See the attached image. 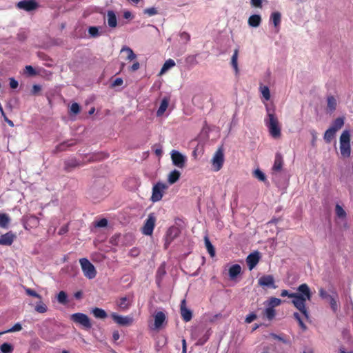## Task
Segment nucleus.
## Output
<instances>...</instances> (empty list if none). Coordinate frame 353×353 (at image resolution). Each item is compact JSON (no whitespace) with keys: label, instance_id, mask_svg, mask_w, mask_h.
<instances>
[{"label":"nucleus","instance_id":"72a5a7b5","mask_svg":"<svg viewBox=\"0 0 353 353\" xmlns=\"http://www.w3.org/2000/svg\"><path fill=\"white\" fill-rule=\"evenodd\" d=\"M344 125V119L343 118L339 117L336 119L332 125L330 127L332 130H334L335 132H337L339 129H341Z\"/></svg>","mask_w":353,"mask_h":353},{"label":"nucleus","instance_id":"4468645a","mask_svg":"<svg viewBox=\"0 0 353 353\" xmlns=\"http://www.w3.org/2000/svg\"><path fill=\"white\" fill-rule=\"evenodd\" d=\"M38 5L37 2L33 0H23L17 3V7L28 12L32 11L37 8Z\"/></svg>","mask_w":353,"mask_h":353},{"label":"nucleus","instance_id":"9d476101","mask_svg":"<svg viewBox=\"0 0 353 353\" xmlns=\"http://www.w3.org/2000/svg\"><path fill=\"white\" fill-rule=\"evenodd\" d=\"M179 230L178 228L175 226L170 227L165 235V243L164 248L165 249H168L171 243L179 236Z\"/></svg>","mask_w":353,"mask_h":353},{"label":"nucleus","instance_id":"a878e982","mask_svg":"<svg viewBox=\"0 0 353 353\" xmlns=\"http://www.w3.org/2000/svg\"><path fill=\"white\" fill-rule=\"evenodd\" d=\"M270 21L272 22L276 28L280 26L281 21V14L279 12H274L271 14Z\"/></svg>","mask_w":353,"mask_h":353},{"label":"nucleus","instance_id":"a19ab883","mask_svg":"<svg viewBox=\"0 0 353 353\" xmlns=\"http://www.w3.org/2000/svg\"><path fill=\"white\" fill-rule=\"evenodd\" d=\"M253 175L255 178L258 179L261 181H266L265 174L260 169H256L253 172Z\"/></svg>","mask_w":353,"mask_h":353},{"label":"nucleus","instance_id":"6e6552de","mask_svg":"<svg viewBox=\"0 0 353 353\" xmlns=\"http://www.w3.org/2000/svg\"><path fill=\"white\" fill-rule=\"evenodd\" d=\"M319 296L323 299H326L329 301L330 307L334 312L338 310L337 297L338 295L334 292L333 295L328 294L323 288L319 289Z\"/></svg>","mask_w":353,"mask_h":353},{"label":"nucleus","instance_id":"e2e57ef3","mask_svg":"<svg viewBox=\"0 0 353 353\" xmlns=\"http://www.w3.org/2000/svg\"><path fill=\"white\" fill-rule=\"evenodd\" d=\"M186 61L188 63H193V64H196V57L195 56H189L186 59Z\"/></svg>","mask_w":353,"mask_h":353},{"label":"nucleus","instance_id":"a211bd4d","mask_svg":"<svg viewBox=\"0 0 353 353\" xmlns=\"http://www.w3.org/2000/svg\"><path fill=\"white\" fill-rule=\"evenodd\" d=\"M16 236L12 232H8L0 236V245H11Z\"/></svg>","mask_w":353,"mask_h":353},{"label":"nucleus","instance_id":"e433bc0d","mask_svg":"<svg viewBox=\"0 0 353 353\" xmlns=\"http://www.w3.org/2000/svg\"><path fill=\"white\" fill-rule=\"evenodd\" d=\"M204 241H205V247H206V249H207L208 253L210 254V255L212 257H213L215 255V250H214V248L212 244L210 241V239H208V236H205Z\"/></svg>","mask_w":353,"mask_h":353},{"label":"nucleus","instance_id":"338daca9","mask_svg":"<svg viewBox=\"0 0 353 353\" xmlns=\"http://www.w3.org/2000/svg\"><path fill=\"white\" fill-rule=\"evenodd\" d=\"M123 17L126 19H131L132 17V13L130 11H125L123 13Z\"/></svg>","mask_w":353,"mask_h":353},{"label":"nucleus","instance_id":"bf43d9fd","mask_svg":"<svg viewBox=\"0 0 353 353\" xmlns=\"http://www.w3.org/2000/svg\"><path fill=\"white\" fill-rule=\"evenodd\" d=\"M123 81L121 78H117L112 83V87L120 86L123 84Z\"/></svg>","mask_w":353,"mask_h":353},{"label":"nucleus","instance_id":"13d9d810","mask_svg":"<svg viewBox=\"0 0 353 353\" xmlns=\"http://www.w3.org/2000/svg\"><path fill=\"white\" fill-rule=\"evenodd\" d=\"M263 0H250V3L253 7L261 8Z\"/></svg>","mask_w":353,"mask_h":353},{"label":"nucleus","instance_id":"6e6d98bb","mask_svg":"<svg viewBox=\"0 0 353 353\" xmlns=\"http://www.w3.org/2000/svg\"><path fill=\"white\" fill-rule=\"evenodd\" d=\"M73 144H74L73 143H69L68 141L64 142V143L60 144L59 145H58L57 149L60 151L64 150L66 149L67 147L71 146Z\"/></svg>","mask_w":353,"mask_h":353},{"label":"nucleus","instance_id":"49530a36","mask_svg":"<svg viewBox=\"0 0 353 353\" xmlns=\"http://www.w3.org/2000/svg\"><path fill=\"white\" fill-rule=\"evenodd\" d=\"M336 214L337 216L340 218H344L346 215V213L343 208L339 204L336 205Z\"/></svg>","mask_w":353,"mask_h":353},{"label":"nucleus","instance_id":"c85d7f7f","mask_svg":"<svg viewBox=\"0 0 353 353\" xmlns=\"http://www.w3.org/2000/svg\"><path fill=\"white\" fill-rule=\"evenodd\" d=\"M327 110L330 112H334L336 108L337 102L334 97L329 96L327 99Z\"/></svg>","mask_w":353,"mask_h":353},{"label":"nucleus","instance_id":"79ce46f5","mask_svg":"<svg viewBox=\"0 0 353 353\" xmlns=\"http://www.w3.org/2000/svg\"><path fill=\"white\" fill-rule=\"evenodd\" d=\"M281 303V299L275 297H271L268 301V305L274 308L276 306H279Z\"/></svg>","mask_w":353,"mask_h":353},{"label":"nucleus","instance_id":"423d86ee","mask_svg":"<svg viewBox=\"0 0 353 353\" xmlns=\"http://www.w3.org/2000/svg\"><path fill=\"white\" fill-rule=\"evenodd\" d=\"M156 221L157 219L154 214L150 213L141 228V232L144 235L151 236L152 234Z\"/></svg>","mask_w":353,"mask_h":353},{"label":"nucleus","instance_id":"9b49d317","mask_svg":"<svg viewBox=\"0 0 353 353\" xmlns=\"http://www.w3.org/2000/svg\"><path fill=\"white\" fill-rule=\"evenodd\" d=\"M172 163L179 168H183L187 161V157L177 150L171 152Z\"/></svg>","mask_w":353,"mask_h":353},{"label":"nucleus","instance_id":"603ef678","mask_svg":"<svg viewBox=\"0 0 353 353\" xmlns=\"http://www.w3.org/2000/svg\"><path fill=\"white\" fill-rule=\"evenodd\" d=\"M80 111V107L78 103H73L70 106V112L74 114H78Z\"/></svg>","mask_w":353,"mask_h":353},{"label":"nucleus","instance_id":"c9c22d12","mask_svg":"<svg viewBox=\"0 0 353 353\" xmlns=\"http://www.w3.org/2000/svg\"><path fill=\"white\" fill-rule=\"evenodd\" d=\"M336 132L329 128L324 134V139L327 143H330L335 136Z\"/></svg>","mask_w":353,"mask_h":353},{"label":"nucleus","instance_id":"052dcab7","mask_svg":"<svg viewBox=\"0 0 353 353\" xmlns=\"http://www.w3.org/2000/svg\"><path fill=\"white\" fill-rule=\"evenodd\" d=\"M19 85L18 81L14 78H10V86L12 89H16Z\"/></svg>","mask_w":353,"mask_h":353},{"label":"nucleus","instance_id":"5701e85b","mask_svg":"<svg viewBox=\"0 0 353 353\" xmlns=\"http://www.w3.org/2000/svg\"><path fill=\"white\" fill-rule=\"evenodd\" d=\"M181 172L177 170L171 171L168 175V182L172 185L176 183L180 178Z\"/></svg>","mask_w":353,"mask_h":353},{"label":"nucleus","instance_id":"f03ea898","mask_svg":"<svg viewBox=\"0 0 353 353\" xmlns=\"http://www.w3.org/2000/svg\"><path fill=\"white\" fill-rule=\"evenodd\" d=\"M267 117L264 119L265 126L268 129L270 136L274 139H278L281 135V128L274 110L270 108H266Z\"/></svg>","mask_w":353,"mask_h":353},{"label":"nucleus","instance_id":"1a4fd4ad","mask_svg":"<svg viewBox=\"0 0 353 353\" xmlns=\"http://www.w3.org/2000/svg\"><path fill=\"white\" fill-rule=\"evenodd\" d=\"M71 320L76 323H78L85 328H90L92 324L90 321L88 316L83 313H74L71 315Z\"/></svg>","mask_w":353,"mask_h":353},{"label":"nucleus","instance_id":"f8f14e48","mask_svg":"<svg viewBox=\"0 0 353 353\" xmlns=\"http://www.w3.org/2000/svg\"><path fill=\"white\" fill-rule=\"evenodd\" d=\"M111 317L116 323L122 326L130 325L134 321V319L132 316H122L114 312L111 314Z\"/></svg>","mask_w":353,"mask_h":353},{"label":"nucleus","instance_id":"c03bdc74","mask_svg":"<svg viewBox=\"0 0 353 353\" xmlns=\"http://www.w3.org/2000/svg\"><path fill=\"white\" fill-rule=\"evenodd\" d=\"M67 294L64 291H61L57 294V301L61 304H65L67 303Z\"/></svg>","mask_w":353,"mask_h":353},{"label":"nucleus","instance_id":"20e7f679","mask_svg":"<svg viewBox=\"0 0 353 353\" xmlns=\"http://www.w3.org/2000/svg\"><path fill=\"white\" fill-rule=\"evenodd\" d=\"M82 271L85 277L89 279H94L97 275V271L94 266L86 258L79 259Z\"/></svg>","mask_w":353,"mask_h":353},{"label":"nucleus","instance_id":"7ed1b4c3","mask_svg":"<svg viewBox=\"0 0 353 353\" xmlns=\"http://www.w3.org/2000/svg\"><path fill=\"white\" fill-rule=\"evenodd\" d=\"M341 154L344 158H347L351 154L350 148V132L349 130H344L339 139Z\"/></svg>","mask_w":353,"mask_h":353},{"label":"nucleus","instance_id":"4be33fe9","mask_svg":"<svg viewBox=\"0 0 353 353\" xmlns=\"http://www.w3.org/2000/svg\"><path fill=\"white\" fill-rule=\"evenodd\" d=\"M261 23V17L259 14H252L248 20V23L250 27L258 28Z\"/></svg>","mask_w":353,"mask_h":353},{"label":"nucleus","instance_id":"6ab92c4d","mask_svg":"<svg viewBox=\"0 0 353 353\" xmlns=\"http://www.w3.org/2000/svg\"><path fill=\"white\" fill-rule=\"evenodd\" d=\"M274 283V280L272 275L263 276L259 279V284L261 286H265V287L271 286V287L275 288Z\"/></svg>","mask_w":353,"mask_h":353},{"label":"nucleus","instance_id":"f257e3e1","mask_svg":"<svg viewBox=\"0 0 353 353\" xmlns=\"http://www.w3.org/2000/svg\"><path fill=\"white\" fill-rule=\"evenodd\" d=\"M298 292L290 293L287 290H283L281 296L292 298V303L294 307L300 311L306 320L310 319L309 312L306 308V301H310L312 293L309 286L306 283L300 285L297 288Z\"/></svg>","mask_w":353,"mask_h":353},{"label":"nucleus","instance_id":"ddd939ff","mask_svg":"<svg viewBox=\"0 0 353 353\" xmlns=\"http://www.w3.org/2000/svg\"><path fill=\"white\" fill-rule=\"evenodd\" d=\"M154 323L152 326H150L152 330H159L163 327L164 323L165 322L166 316L164 312L159 311L155 313Z\"/></svg>","mask_w":353,"mask_h":353},{"label":"nucleus","instance_id":"680f3d73","mask_svg":"<svg viewBox=\"0 0 353 353\" xmlns=\"http://www.w3.org/2000/svg\"><path fill=\"white\" fill-rule=\"evenodd\" d=\"M68 231V225H63L60 228V230L59 231V234L63 235V234H65Z\"/></svg>","mask_w":353,"mask_h":353},{"label":"nucleus","instance_id":"864d4df0","mask_svg":"<svg viewBox=\"0 0 353 353\" xmlns=\"http://www.w3.org/2000/svg\"><path fill=\"white\" fill-rule=\"evenodd\" d=\"M256 319V315L254 313L249 314L245 319L246 323H250Z\"/></svg>","mask_w":353,"mask_h":353},{"label":"nucleus","instance_id":"393cba45","mask_svg":"<svg viewBox=\"0 0 353 353\" xmlns=\"http://www.w3.org/2000/svg\"><path fill=\"white\" fill-rule=\"evenodd\" d=\"M283 163V161L281 154L279 153L276 154L272 170L275 172L280 171L282 168Z\"/></svg>","mask_w":353,"mask_h":353},{"label":"nucleus","instance_id":"412c9836","mask_svg":"<svg viewBox=\"0 0 353 353\" xmlns=\"http://www.w3.org/2000/svg\"><path fill=\"white\" fill-rule=\"evenodd\" d=\"M169 103H170L169 97H165L163 98V99L161 100L160 106L157 111V117H161L164 114V112H165V110H167V108L168 107Z\"/></svg>","mask_w":353,"mask_h":353},{"label":"nucleus","instance_id":"aec40b11","mask_svg":"<svg viewBox=\"0 0 353 353\" xmlns=\"http://www.w3.org/2000/svg\"><path fill=\"white\" fill-rule=\"evenodd\" d=\"M108 25L110 28H114L117 26V19L115 12L112 10H108L106 14Z\"/></svg>","mask_w":353,"mask_h":353},{"label":"nucleus","instance_id":"3c124183","mask_svg":"<svg viewBox=\"0 0 353 353\" xmlns=\"http://www.w3.org/2000/svg\"><path fill=\"white\" fill-rule=\"evenodd\" d=\"M143 12L148 16H153L157 14V10L155 8H149L144 10Z\"/></svg>","mask_w":353,"mask_h":353},{"label":"nucleus","instance_id":"4d7b16f0","mask_svg":"<svg viewBox=\"0 0 353 353\" xmlns=\"http://www.w3.org/2000/svg\"><path fill=\"white\" fill-rule=\"evenodd\" d=\"M25 72L30 76L36 74L35 70L31 65H26L25 68Z\"/></svg>","mask_w":353,"mask_h":353},{"label":"nucleus","instance_id":"8fccbe9b","mask_svg":"<svg viewBox=\"0 0 353 353\" xmlns=\"http://www.w3.org/2000/svg\"><path fill=\"white\" fill-rule=\"evenodd\" d=\"M25 291L26 294L29 296L36 297L40 300H41V296L37 293L34 290L30 289V288H26Z\"/></svg>","mask_w":353,"mask_h":353},{"label":"nucleus","instance_id":"2f4dec72","mask_svg":"<svg viewBox=\"0 0 353 353\" xmlns=\"http://www.w3.org/2000/svg\"><path fill=\"white\" fill-rule=\"evenodd\" d=\"M92 314L97 319H103L108 316L106 312L99 307H95L92 310Z\"/></svg>","mask_w":353,"mask_h":353},{"label":"nucleus","instance_id":"5fc2aeb1","mask_svg":"<svg viewBox=\"0 0 353 353\" xmlns=\"http://www.w3.org/2000/svg\"><path fill=\"white\" fill-rule=\"evenodd\" d=\"M107 225L108 220L106 219H101L96 223L95 226L98 228H104L107 226Z\"/></svg>","mask_w":353,"mask_h":353},{"label":"nucleus","instance_id":"0eeeda50","mask_svg":"<svg viewBox=\"0 0 353 353\" xmlns=\"http://www.w3.org/2000/svg\"><path fill=\"white\" fill-rule=\"evenodd\" d=\"M212 166L214 172L219 171L224 163V153L222 148H219L212 159Z\"/></svg>","mask_w":353,"mask_h":353},{"label":"nucleus","instance_id":"473e14b6","mask_svg":"<svg viewBox=\"0 0 353 353\" xmlns=\"http://www.w3.org/2000/svg\"><path fill=\"white\" fill-rule=\"evenodd\" d=\"M10 219L7 214L0 213V228H8Z\"/></svg>","mask_w":353,"mask_h":353},{"label":"nucleus","instance_id":"f704fd0d","mask_svg":"<svg viewBox=\"0 0 353 353\" xmlns=\"http://www.w3.org/2000/svg\"><path fill=\"white\" fill-rule=\"evenodd\" d=\"M175 65V62L173 59H169L165 61L164 63L163 67L161 68V70L160 71V74H162L165 73L167 70L170 69L171 68L174 67Z\"/></svg>","mask_w":353,"mask_h":353},{"label":"nucleus","instance_id":"7c9ffc66","mask_svg":"<svg viewBox=\"0 0 353 353\" xmlns=\"http://www.w3.org/2000/svg\"><path fill=\"white\" fill-rule=\"evenodd\" d=\"M79 165V161L76 159H70L65 161V170L70 171L71 169L77 167Z\"/></svg>","mask_w":353,"mask_h":353},{"label":"nucleus","instance_id":"bb28decb","mask_svg":"<svg viewBox=\"0 0 353 353\" xmlns=\"http://www.w3.org/2000/svg\"><path fill=\"white\" fill-rule=\"evenodd\" d=\"M238 55H239V49L236 48L234 50V53L232 56L231 59V65L233 69L235 71V74L237 75L239 72V67H238Z\"/></svg>","mask_w":353,"mask_h":353},{"label":"nucleus","instance_id":"cd10ccee","mask_svg":"<svg viewBox=\"0 0 353 353\" xmlns=\"http://www.w3.org/2000/svg\"><path fill=\"white\" fill-rule=\"evenodd\" d=\"M241 272V268L239 265H232L229 269V276L231 279H234Z\"/></svg>","mask_w":353,"mask_h":353},{"label":"nucleus","instance_id":"774afa93","mask_svg":"<svg viewBox=\"0 0 353 353\" xmlns=\"http://www.w3.org/2000/svg\"><path fill=\"white\" fill-rule=\"evenodd\" d=\"M112 337L114 341H117L120 337L119 333L117 331L114 332L112 334Z\"/></svg>","mask_w":353,"mask_h":353},{"label":"nucleus","instance_id":"f3484780","mask_svg":"<svg viewBox=\"0 0 353 353\" xmlns=\"http://www.w3.org/2000/svg\"><path fill=\"white\" fill-rule=\"evenodd\" d=\"M181 314L185 322H188L192 319V313L190 310L186 307V302L184 299L181 302Z\"/></svg>","mask_w":353,"mask_h":353},{"label":"nucleus","instance_id":"09e8293b","mask_svg":"<svg viewBox=\"0 0 353 353\" xmlns=\"http://www.w3.org/2000/svg\"><path fill=\"white\" fill-rule=\"evenodd\" d=\"M22 326L21 323H17L14 324L11 328L8 329V330L4 331V332L8 333V332H14L21 330Z\"/></svg>","mask_w":353,"mask_h":353},{"label":"nucleus","instance_id":"c756f323","mask_svg":"<svg viewBox=\"0 0 353 353\" xmlns=\"http://www.w3.org/2000/svg\"><path fill=\"white\" fill-rule=\"evenodd\" d=\"M121 52L126 53V59L129 60V61H132L137 57V56L134 53L133 50L128 46H123L121 50Z\"/></svg>","mask_w":353,"mask_h":353},{"label":"nucleus","instance_id":"58836bf2","mask_svg":"<svg viewBox=\"0 0 353 353\" xmlns=\"http://www.w3.org/2000/svg\"><path fill=\"white\" fill-rule=\"evenodd\" d=\"M263 314L268 320H272L275 316V310L268 306L264 310Z\"/></svg>","mask_w":353,"mask_h":353},{"label":"nucleus","instance_id":"69168bd1","mask_svg":"<svg viewBox=\"0 0 353 353\" xmlns=\"http://www.w3.org/2000/svg\"><path fill=\"white\" fill-rule=\"evenodd\" d=\"M40 90H41V87L39 85H33L32 90V93L36 94L38 92H39Z\"/></svg>","mask_w":353,"mask_h":353},{"label":"nucleus","instance_id":"a18cd8bd","mask_svg":"<svg viewBox=\"0 0 353 353\" xmlns=\"http://www.w3.org/2000/svg\"><path fill=\"white\" fill-rule=\"evenodd\" d=\"M179 37L180 41L184 45H185L190 39V35L185 32L180 33Z\"/></svg>","mask_w":353,"mask_h":353},{"label":"nucleus","instance_id":"b1692460","mask_svg":"<svg viewBox=\"0 0 353 353\" xmlns=\"http://www.w3.org/2000/svg\"><path fill=\"white\" fill-rule=\"evenodd\" d=\"M104 32L102 27L91 26L88 28V33L91 37H98Z\"/></svg>","mask_w":353,"mask_h":353},{"label":"nucleus","instance_id":"2eb2a0df","mask_svg":"<svg viewBox=\"0 0 353 353\" xmlns=\"http://www.w3.org/2000/svg\"><path fill=\"white\" fill-rule=\"evenodd\" d=\"M260 259L258 252L250 254L246 259V262L250 270H252L259 263Z\"/></svg>","mask_w":353,"mask_h":353},{"label":"nucleus","instance_id":"4c0bfd02","mask_svg":"<svg viewBox=\"0 0 353 353\" xmlns=\"http://www.w3.org/2000/svg\"><path fill=\"white\" fill-rule=\"evenodd\" d=\"M260 92L263 96V97L265 99V101H268L270 99V89L266 85H261L260 88Z\"/></svg>","mask_w":353,"mask_h":353},{"label":"nucleus","instance_id":"dca6fc26","mask_svg":"<svg viewBox=\"0 0 353 353\" xmlns=\"http://www.w3.org/2000/svg\"><path fill=\"white\" fill-rule=\"evenodd\" d=\"M132 298L130 299L127 296H123V297L120 298L117 301V305L121 310L126 311L132 305Z\"/></svg>","mask_w":353,"mask_h":353},{"label":"nucleus","instance_id":"de8ad7c7","mask_svg":"<svg viewBox=\"0 0 353 353\" xmlns=\"http://www.w3.org/2000/svg\"><path fill=\"white\" fill-rule=\"evenodd\" d=\"M294 316L298 321L300 327L303 329V330H305L307 329L306 325L304 324L303 320L301 319L300 314L297 312L294 313Z\"/></svg>","mask_w":353,"mask_h":353},{"label":"nucleus","instance_id":"0e129e2a","mask_svg":"<svg viewBox=\"0 0 353 353\" xmlns=\"http://www.w3.org/2000/svg\"><path fill=\"white\" fill-rule=\"evenodd\" d=\"M139 67H140L139 63V62H135L130 67V70L132 71H136V70H137L139 68Z\"/></svg>","mask_w":353,"mask_h":353},{"label":"nucleus","instance_id":"37998d69","mask_svg":"<svg viewBox=\"0 0 353 353\" xmlns=\"http://www.w3.org/2000/svg\"><path fill=\"white\" fill-rule=\"evenodd\" d=\"M34 309L37 312L42 314L47 311V306L41 301H40L37 303Z\"/></svg>","mask_w":353,"mask_h":353},{"label":"nucleus","instance_id":"ea45409f","mask_svg":"<svg viewBox=\"0 0 353 353\" xmlns=\"http://www.w3.org/2000/svg\"><path fill=\"white\" fill-rule=\"evenodd\" d=\"M13 350V346L8 343H4L0 346L1 353H12Z\"/></svg>","mask_w":353,"mask_h":353},{"label":"nucleus","instance_id":"39448f33","mask_svg":"<svg viewBox=\"0 0 353 353\" xmlns=\"http://www.w3.org/2000/svg\"><path fill=\"white\" fill-rule=\"evenodd\" d=\"M168 188V186L165 183L158 182L152 188V192L151 196V201L152 202H158L161 200L165 190Z\"/></svg>","mask_w":353,"mask_h":353}]
</instances>
